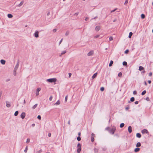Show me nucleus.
<instances>
[{
    "label": "nucleus",
    "mask_w": 153,
    "mask_h": 153,
    "mask_svg": "<svg viewBox=\"0 0 153 153\" xmlns=\"http://www.w3.org/2000/svg\"><path fill=\"white\" fill-rule=\"evenodd\" d=\"M146 93V90H144L141 93V94L142 95H144Z\"/></svg>",
    "instance_id": "bb28decb"
},
{
    "label": "nucleus",
    "mask_w": 153,
    "mask_h": 153,
    "mask_svg": "<svg viewBox=\"0 0 153 153\" xmlns=\"http://www.w3.org/2000/svg\"><path fill=\"white\" fill-rule=\"evenodd\" d=\"M38 104H35L34 105H33L32 107V108L33 109H35L37 106Z\"/></svg>",
    "instance_id": "5701e85b"
},
{
    "label": "nucleus",
    "mask_w": 153,
    "mask_h": 153,
    "mask_svg": "<svg viewBox=\"0 0 153 153\" xmlns=\"http://www.w3.org/2000/svg\"><path fill=\"white\" fill-rule=\"evenodd\" d=\"M116 128L115 126H113L112 127V128L109 131V133L113 134L115 131Z\"/></svg>",
    "instance_id": "f03ea898"
},
{
    "label": "nucleus",
    "mask_w": 153,
    "mask_h": 153,
    "mask_svg": "<svg viewBox=\"0 0 153 153\" xmlns=\"http://www.w3.org/2000/svg\"><path fill=\"white\" fill-rule=\"evenodd\" d=\"M128 132L130 133L132 132V128L131 126H129L128 128Z\"/></svg>",
    "instance_id": "423d86ee"
},
{
    "label": "nucleus",
    "mask_w": 153,
    "mask_h": 153,
    "mask_svg": "<svg viewBox=\"0 0 153 153\" xmlns=\"http://www.w3.org/2000/svg\"><path fill=\"white\" fill-rule=\"evenodd\" d=\"M24 3V1H22L20 4L18 5V6L19 7H20Z\"/></svg>",
    "instance_id": "aec40b11"
},
{
    "label": "nucleus",
    "mask_w": 153,
    "mask_h": 153,
    "mask_svg": "<svg viewBox=\"0 0 153 153\" xmlns=\"http://www.w3.org/2000/svg\"><path fill=\"white\" fill-rule=\"evenodd\" d=\"M128 0H126L125 3H124V4H126L128 3Z\"/></svg>",
    "instance_id": "a18cd8bd"
},
{
    "label": "nucleus",
    "mask_w": 153,
    "mask_h": 153,
    "mask_svg": "<svg viewBox=\"0 0 153 153\" xmlns=\"http://www.w3.org/2000/svg\"><path fill=\"white\" fill-rule=\"evenodd\" d=\"M79 14V12H77L74 13V16H77Z\"/></svg>",
    "instance_id": "6e6d98bb"
},
{
    "label": "nucleus",
    "mask_w": 153,
    "mask_h": 153,
    "mask_svg": "<svg viewBox=\"0 0 153 153\" xmlns=\"http://www.w3.org/2000/svg\"><path fill=\"white\" fill-rule=\"evenodd\" d=\"M122 76V73L121 72L119 73L118 74V76L119 77H121Z\"/></svg>",
    "instance_id": "c9c22d12"
},
{
    "label": "nucleus",
    "mask_w": 153,
    "mask_h": 153,
    "mask_svg": "<svg viewBox=\"0 0 153 153\" xmlns=\"http://www.w3.org/2000/svg\"><path fill=\"white\" fill-rule=\"evenodd\" d=\"M62 39L61 40H60V41L59 42V44L60 45L61 43L62 42Z\"/></svg>",
    "instance_id": "0e129e2a"
},
{
    "label": "nucleus",
    "mask_w": 153,
    "mask_h": 153,
    "mask_svg": "<svg viewBox=\"0 0 153 153\" xmlns=\"http://www.w3.org/2000/svg\"><path fill=\"white\" fill-rule=\"evenodd\" d=\"M97 73H95L92 76V79H94L95 78L97 75Z\"/></svg>",
    "instance_id": "4468645a"
},
{
    "label": "nucleus",
    "mask_w": 153,
    "mask_h": 153,
    "mask_svg": "<svg viewBox=\"0 0 153 153\" xmlns=\"http://www.w3.org/2000/svg\"><path fill=\"white\" fill-rule=\"evenodd\" d=\"M144 69V68L141 66H140L139 68V70L140 71H141L142 70H143Z\"/></svg>",
    "instance_id": "ddd939ff"
},
{
    "label": "nucleus",
    "mask_w": 153,
    "mask_h": 153,
    "mask_svg": "<svg viewBox=\"0 0 153 153\" xmlns=\"http://www.w3.org/2000/svg\"><path fill=\"white\" fill-rule=\"evenodd\" d=\"M27 150H28V147L27 146L26 147L25 149V150L24 151V152L26 153H27Z\"/></svg>",
    "instance_id": "2f4dec72"
},
{
    "label": "nucleus",
    "mask_w": 153,
    "mask_h": 153,
    "mask_svg": "<svg viewBox=\"0 0 153 153\" xmlns=\"http://www.w3.org/2000/svg\"><path fill=\"white\" fill-rule=\"evenodd\" d=\"M101 28L99 26H97L95 27V30L96 31H99L100 29Z\"/></svg>",
    "instance_id": "0eeeda50"
},
{
    "label": "nucleus",
    "mask_w": 153,
    "mask_h": 153,
    "mask_svg": "<svg viewBox=\"0 0 153 153\" xmlns=\"http://www.w3.org/2000/svg\"><path fill=\"white\" fill-rule=\"evenodd\" d=\"M117 8H116V9H114L113 10H111V13H112V12H114L115 11L117 10Z\"/></svg>",
    "instance_id": "3c124183"
},
{
    "label": "nucleus",
    "mask_w": 153,
    "mask_h": 153,
    "mask_svg": "<svg viewBox=\"0 0 153 153\" xmlns=\"http://www.w3.org/2000/svg\"><path fill=\"white\" fill-rule=\"evenodd\" d=\"M104 90V88L103 87H102L101 88H100V90L101 91H103Z\"/></svg>",
    "instance_id": "c03bdc74"
},
{
    "label": "nucleus",
    "mask_w": 153,
    "mask_h": 153,
    "mask_svg": "<svg viewBox=\"0 0 153 153\" xmlns=\"http://www.w3.org/2000/svg\"><path fill=\"white\" fill-rule=\"evenodd\" d=\"M81 150V148H78L77 149V152L78 153H79Z\"/></svg>",
    "instance_id": "393cba45"
},
{
    "label": "nucleus",
    "mask_w": 153,
    "mask_h": 153,
    "mask_svg": "<svg viewBox=\"0 0 153 153\" xmlns=\"http://www.w3.org/2000/svg\"><path fill=\"white\" fill-rule=\"evenodd\" d=\"M95 136V134L93 133L91 134V140L92 142L94 141V137Z\"/></svg>",
    "instance_id": "20e7f679"
},
{
    "label": "nucleus",
    "mask_w": 153,
    "mask_h": 153,
    "mask_svg": "<svg viewBox=\"0 0 153 153\" xmlns=\"http://www.w3.org/2000/svg\"><path fill=\"white\" fill-rule=\"evenodd\" d=\"M19 60H18V61H17V64L14 68V70H17V69L19 67Z\"/></svg>",
    "instance_id": "7ed1b4c3"
},
{
    "label": "nucleus",
    "mask_w": 153,
    "mask_h": 153,
    "mask_svg": "<svg viewBox=\"0 0 153 153\" xmlns=\"http://www.w3.org/2000/svg\"><path fill=\"white\" fill-rule=\"evenodd\" d=\"M152 72H150L149 74V76H152Z\"/></svg>",
    "instance_id": "4d7b16f0"
},
{
    "label": "nucleus",
    "mask_w": 153,
    "mask_h": 153,
    "mask_svg": "<svg viewBox=\"0 0 153 153\" xmlns=\"http://www.w3.org/2000/svg\"><path fill=\"white\" fill-rule=\"evenodd\" d=\"M134 103L136 104H137L138 103V101H136L134 102Z\"/></svg>",
    "instance_id": "052dcab7"
},
{
    "label": "nucleus",
    "mask_w": 153,
    "mask_h": 153,
    "mask_svg": "<svg viewBox=\"0 0 153 153\" xmlns=\"http://www.w3.org/2000/svg\"><path fill=\"white\" fill-rule=\"evenodd\" d=\"M99 36H100L99 35H97L94 36V38H98Z\"/></svg>",
    "instance_id": "864d4df0"
},
{
    "label": "nucleus",
    "mask_w": 153,
    "mask_h": 153,
    "mask_svg": "<svg viewBox=\"0 0 153 153\" xmlns=\"http://www.w3.org/2000/svg\"><path fill=\"white\" fill-rule=\"evenodd\" d=\"M25 112H23L21 115V117L22 119H24L25 117Z\"/></svg>",
    "instance_id": "6e6552de"
},
{
    "label": "nucleus",
    "mask_w": 153,
    "mask_h": 153,
    "mask_svg": "<svg viewBox=\"0 0 153 153\" xmlns=\"http://www.w3.org/2000/svg\"><path fill=\"white\" fill-rule=\"evenodd\" d=\"M132 34H133V33H132V32H130L129 33V35H128L129 38H131Z\"/></svg>",
    "instance_id": "412c9836"
},
{
    "label": "nucleus",
    "mask_w": 153,
    "mask_h": 153,
    "mask_svg": "<svg viewBox=\"0 0 153 153\" xmlns=\"http://www.w3.org/2000/svg\"><path fill=\"white\" fill-rule=\"evenodd\" d=\"M18 113H19L18 111H16L14 113V116H17L18 115Z\"/></svg>",
    "instance_id": "b1692460"
},
{
    "label": "nucleus",
    "mask_w": 153,
    "mask_h": 153,
    "mask_svg": "<svg viewBox=\"0 0 153 153\" xmlns=\"http://www.w3.org/2000/svg\"><path fill=\"white\" fill-rule=\"evenodd\" d=\"M129 108V107H126L125 108V109L126 110H128Z\"/></svg>",
    "instance_id": "13d9d810"
},
{
    "label": "nucleus",
    "mask_w": 153,
    "mask_h": 153,
    "mask_svg": "<svg viewBox=\"0 0 153 153\" xmlns=\"http://www.w3.org/2000/svg\"><path fill=\"white\" fill-rule=\"evenodd\" d=\"M77 139L78 141H80L81 140V138L80 137L78 136L77 137Z\"/></svg>",
    "instance_id": "37998d69"
},
{
    "label": "nucleus",
    "mask_w": 153,
    "mask_h": 153,
    "mask_svg": "<svg viewBox=\"0 0 153 153\" xmlns=\"http://www.w3.org/2000/svg\"><path fill=\"white\" fill-rule=\"evenodd\" d=\"M136 136L137 137L140 138L141 137V135L140 133H137L136 134Z\"/></svg>",
    "instance_id": "f3484780"
},
{
    "label": "nucleus",
    "mask_w": 153,
    "mask_h": 153,
    "mask_svg": "<svg viewBox=\"0 0 153 153\" xmlns=\"http://www.w3.org/2000/svg\"><path fill=\"white\" fill-rule=\"evenodd\" d=\"M109 129L110 128L109 127H107L105 128V130L108 131H109H109L110 130Z\"/></svg>",
    "instance_id": "de8ad7c7"
},
{
    "label": "nucleus",
    "mask_w": 153,
    "mask_h": 153,
    "mask_svg": "<svg viewBox=\"0 0 153 153\" xmlns=\"http://www.w3.org/2000/svg\"><path fill=\"white\" fill-rule=\"evenodd\" d=\"M124 126V123H122L120 125V127L121 128L123 127Z\"/></svg>",
    "instance_id": "c85d7f7f"
},
{
    "label": "nucleus",
    "mask_w": 153,
    "mask_h": 153,
    "mask_svg": "<svg viewBox=\"0 0 153 153\" xmlns=\"http://www.w3.org/2000/svg\"><path fill=\"white\" fill-rule=\"evenodd\" d=\"M123 65L124 66H126L127 65V63L126 62L124 61L123 63Z\"/></svg>",
    "instance_id": "cd10ccee"
},
{
    "label": "nucleus",
    "mask_w": 153,
    "mask_h": 153,
    "mask_svg": "<svg viewBox=\"0 0 153 153\" xmlns=\"http://www.w3.org/2000/svg\"><path fill=\"white\" fill-rule=\"evenodd\" d=\"M88 19V17H86L85 19V20L86 21Z\"/></svg>",
    "instance_id": "69168bd1"
},
{
    "label": "nucleus",
    "mask_w": 153,
    "mask_h": 153,
    "mask_svg": "<svg viewBox=\"0 0 153 153\" xmlns=\"http://www.w3.org/2000/svg\"><path fill=\"white\" fill-rule=\"evenodd\" d=\"M30 139L29 138H27V141L26 142V143H29L30 142Z\"/></svg>",
    "instance_id": "58836bf2"
},
{
    "label": "nucleus",
    "mask_w": 153,
    "mask_h": 153,
    "mask_svg": "<svg viewBox=\"0 0 153 153\" xmlns=\"http://www.w3.org/2000/svg\"><path fill=\"white\" fill-rule=\"evenodd\" d=\"M13 15L11 14H8V15H7V17L9 18H12V17H13Z\"/></svg>",
    "instance_id": "6ab92c4d"
},
{
    "label": "nucleus",
    "mask_w": 153,
    "mask_h": 153,
    "mask_svg": "<svg viewBox=\"0 0 153 153\" xmlns=\"http://www.w3.org/2000/svg\"><path fill=\"white\" fill-rule=\"evenodd\" d=\"M141 132L143 134H147L148 132V131L146 129H144Z\"/></svg>",
    "instance_id": "9d476101"
},
{
    "label": "nucleus",
    "mask_w": 153,
    "mask_h": 153,
    "mask_svg": "<svg viewBox=\"0 0 153 153\" xmlns=\"http://www.w3.org/2000/svg\"><path fill=\"white\" fill-rule=\"evenodd\" d=\"M48 136L49 137H50L51 136V133H48Z\"/></svg>",
    "instance_id": "680f3d73"
},
{
    "label": "nucleus",
    "mask_w": 153,
    "mask_h": 153,
    "mask_svg": "<svg viewBox=\"0 0 153 153\" xmlns=\"http://www.w3.org/2000/svg\"><path fill=\"white\" fill-rule=\"evenodd\" d=\"M141 17L142 19H143L145 17V15L144 14H142L141 15Z\"/></svg>",
    "instance_id": "7c9ffc66"
},
{
    "label": "nucleus",
    "mask_w": 153,
    "mask_h": 153,
    "mask_svg": "<svg viewBox=\"0 0 153 153\" xmlns=\"http://www.w3.org/2000/svg\"><path fill=\"white\" fill-rule=\"evenodd\" d=\"M0 62L2 65H4L6 61L5 60L3 59H1L0 60Z\"/></svg>",
    "instance_id": "f8f14e48"
},
{
    "label": "nucleus",
    "mask_w": 153,
    "mask_h": 153,
    "mask_svg": "<svg viewBox=\"0 0 153 153\" xmlns=\"http://www.w3.org/2000/svg\"><path fill=\"white\" fill-rule=\"evenodd\" d=\"M69 32L68 31H67L65 33V35L66 36H68L69 34Z\"/></svg>",
    "instance_id": "4c0bfd02"
},
{
    "label": "nucleus",
    "mask_w": 153,
    "mask_h": 153,
    "mask_svg": "<svg viewBox=\"0 0 153 153\" xmlns=\"http://www.w3.org/2000/svg\"><path fill=\"white\" fill-rule=\"evenodd\" d=\"M6 106L7 108H9L11 106L10 103L8 101L6 102Z\"/></svg>",
    "instance_id": "39448f33"
},
{
    "label": "nucleus",
    "mask_w": 153,
    "mask_h": 153,
    "mask_svg": "<svg viewBox=\"0 0 153 153\" xmlns=\"http://www.w3.org/2000/svg\"><path fill=\"white\" fill-rule=\"evenodd\" d=\"M52 98H53V97L52 96H51L49 98V100L50 101H51L52 100Z\"/></svg>",
    "instance_id": "09e8293b"
},
{
    "label": "nucleus",
    "mask_w": 153,
    "mask_h": 153,
    "mask_svg": "<svg viewBox=\"0 0 153 153\" xmlns=\"http://www.w3.org/2000/svg\"><path fill=\"white\" fill-rule=\"evenodd\" d=\"M56 31V29H54L53 30V31L54 32H55Z\"/></svg>",
    "instance_id": "bf43d9fd"
},
{
    "label": "nucleus",
    "mask_w": 153,
    "mask_h": 153,
    "mask_svg": "<svg viewBox=\"0 0 153 153\" xmlns=\"http://www.w3.org/2000/svg\"><path fill=\"white\" fill-rule=\"evenodd\" d=\"M93 53H94L93 51H91L89 52H88V53L87 55L88 56H92L93 54Z\"/></svg>",
    "instance_id": "9b49d317"
},
{
    "label": "nucleus",
    "mask_w": 153,
    "mask_h": 153,
    "mask_svg": "<svg viewBox=\"0 0 153 153\" xmlns=\"http://www.w3.org/2000/svg\"><path fill=\"white\" fill-rule=\"evenodd\" d=\"M148 82L149 84H150L151 83V80H149L148 81Z\"/></svg>",
    "instance_id": "338daca9"
},
{
    "label": "nucleus",
    "mask_w": 153,
    "mask_h": 153,
    "mask_svg": "<svg viewBox=\"0 0 153 153\" xmlns=\"http://www.w3.org/2000/svg\"><path fill=\"white\" fill-rule=\"evenodd\" d=\"M113 61H112V60H111L110 61V63H109V67L111 66L113 64Z\"/></svg>",
    "instance_id": "4be33fe9"
},
{
    "label": "nucleus",
    "mask_w": 153,
    "mask_h": 153,
    "mask_svg": "<svg viewBox=\"0 0 153 153\" xmlns=\"http://www.w3.org/2000/svg\"><path fill=\"white\" fill-rule=\"evenodd\" d=\"M137 92L136 91H133V94H137Z\"/></svg>",
    "instance_id": "8fccbe9b"
},
{
    "label": "nucleus",
    "mask_w": 153,
    "mask_h": 153,
    "mask_svg": "<svg viewBox=\"0 0 153 153\" xmlns=\"http://www.w3.org/2000/svg\"><path fill=\"white\" fill-rule=\"evenodd\" d=\"M140 150V148H136L134 150V152H138Z\"/></svg>",
    "instance_id": "dca6fc26"
},
{
    "label": "nucleus",
    "mask_w": 153,
    "mask_h": 153,
    "mask_svg": "<svg viewBox=\"0 0 153 153\" xmlns=\"http://www.w3.org/2000/svg\"><path fill=\"white\" fill-rule=\"evenodd\" d=\"M37 118L39 120H40L41 119V117L40 115H39L37 116Z\"/></svg>",
    "instance_id": "49530a36"
},
{
    "label": "nucleus",
    "mask_w": 153,
    "mask_h": 153,
    "mask_svg": "<svg viewBox=\"0 0 153 153\" xmlns=\"http://www.w3.org/2000/svg\"><path fill=\"white\" fill-rule=\"evenodd\" d=\"M129 52V51L128 50H126V51L125 52V53H128V52Z\"/></svg>",
    "instance_id": "603ef678"
},
{
    "label": "nucleus",
    "mask_w": 153,
    "mask_h": 153,
    "mask_svg": "<svg viewBox=\"0 0 153 153\" xmlns=\"http://www.w3.org/2000/svg\"><path fill=\"white\" fill-rule=\"evenodd\" d=\"M141 146V143L140 142H138L136 144V146L137 147H139Z\"/></svg>",
    "instance_id": "a211bd4d"
},
{
    "label": "nucleus",
    "mask_w": 153,
    "mask_h": 153,
    "mask_svg": "<svg viewBox=\"0 0 153 153\" xmlns=\"http://www.w3.org/2000/svg\"><path fill=\"white\" fill-rule=\"evenodd\" d=\"M35 37L36 38H38L39 37V32L36 31L34 33Z\"/></svg>",
    "instance_id": "1a4fd4ad"
},
{
    "label": "nucleus",
    "mask_w": 153,
    "mask_h": 153,
    "mask_svg": "<svg viewBox=\"0 0 153 153\" xmlns=\"http://www.w3.org/2000/svg\"><path fill=\"white\" fill-rule=\"evenodd\" d=\"M36 96H38L39 95V92L36 91Z\"/></svg>",
    "instance_id": "5fc2aeb1"
},
{
    "label": "nucleus",
    "mask_w": 153,
    "mask_h": 153,
    "mask_svg": "<svg viewBox=\"0 0 153 153\" xmlns=\"http://www.w3.org/2000/svg\"><path fill=\"white\" fill-rule=\"evenodd\" d=\"M66 51H62V52L61 55H60V56H61L62 55L65 54L66 53Z\"/></svg>",
    "instance_id": "72a5a7b5"
},
{
    "label": "nucleus",
    "mask_w": 153,
    "mask_h": 153,
    "mask_svg": "<svg viewBox=\"0 0 153 153\" xmlns=\"http://www.w3.org/2000/svg\"><path fill=\"white\" fill-rule=\"evenodd\" d=\"M41 90V88H38L37 89L36 91L39 92Z\"/></svg>",
    "instance_id": "ea45409f"
},
{
    "label": "nucleus",
    "mask_w": 153,
    "mask_h": 153,
    "mask_svg": "<svg viewBox=\"0 0 153 153\" xmlns=\"http://www.w3.org/2000/svg\"><path fill=\"white\" fill-rule=\"evenodd\" d=\"M94 151L95 153H98V149L96 148H94Z\"/></svg>",
    "instance_id": "2eb2a0df"
},
{
    "label": "nucleus",
    "mask_w": 153,
    "mask_h": 153,
    "mask_svg": "<svg viewBox=\"0 0 153 153\" xmlns=\"http://www.w3.org/2000/svg\"><path fill=\"white\" fill-rule=\"evenodd\" d=\"M144 84H145V85H147V83L146 82V81H145L144 82Z\"/></svg>",
    "instance_id": "774afa93"
},
{
    "label": "nucleus",
    "mask_w": 153,
    "mask_h": 153,
    "mask_svg": "<svg viewBox=\"0 0 153 153\" xmlns=\"http://www.w3.org/2000/svg\"><path fill=\"white\" fill-rule=\"evenodd\" d=\"M68 75H69V77H70L71 76V73H69L68 74Z\"/></svg>",
    "instance_id": "e2e57ef3"
},
{
    "label": "nucleus",
    "mask_w": 153,
    "mask_h": 153,
    "mask_svg": "<svg viewBox=\"0 0 153 153\" xmlns=\"http://www.w3.org/2000/svg\"><path fill=\"white\" fill-rule=\"evenodd\" d=\"M42 152V149H40L39 150L37 151L36 152V153H41Z\"/></svg>",
    "instance_id": "e433bc0d"
},
{
    "label": "nucleus",
    "mask_w": 153,
    "mask_h": 153,
    "mask_svg": "<svg viewBox=\"0 0 153 153\" xmlns=\"http://www.w3.org/2000/svg\"><path fill=\"white\" fill-rule=\"evenodd\" d=\"M113 39V37L112 36H110L109 37V41H112Z\"/></svg>",
    "instance_id": "f704fd0d"
},
{
    "label": "nucleus",
    "mask_w": 153,
    "mask_h": 153,
    "mask_svg": "<svg viewBox=\"0 0 153 153\" xmlns=\"http://www.w3.org/2000/svg\"><path fill=\"white\" fill-rule=\"evenodd\" d=\"M134 97H132L130 99V101L131 102H134Z\"/></svg>",
    "instance_id": "c756f323"
},
{
    "label": "nucleus",
    "mask_w": 153,
    "mask_h": 153,
    "mask_svg": "<svg viewBox=\"0 0 153 153\" xmlns=\"http://www.w3.org/2000/svg\"><path fill=\"white\" fill-rule=\"evenodd\" d=\"M60 104V102L59 100H58L56 103H55V105H59Z\"/></svg>",
    "instance_id": "a878e982"
},
{
    "label": "nucleus",
    "mask_w": 153,
    "mask_h": 153,
    "mask_svg": "<svg viewBox=\"0 0 153 153\" xmlns=\"http://www.w3.org/2000/svg\"><path fill=\"white\" fill-rule=\"evenodd\" d=\"M67 99H68V96L67 95L66 96V97H65V102H66V101H67Z\"/></svg>",
    "instance_id": "79ce46f5"
},
{
    "label": "nucleus",
    "mask_w": 153,
    "mask_h": 153,
    "mask_svg": "<svg viewBox=\"0 0 153 153\" xmlns=\"http://www.w3.org/2000/svg\"><path fill=\"white\" fill-rule=\"evenodd\" d=\"M77 147L78 148H81V144L80 143H79L77 145Z\"/></svg>",
    "instance_id": "a19ab883"
},
{
    "label": "nucleus",
    "mask_w": 153,
    "mask_h": 153,
    "mask_svg": "<svg viewBox=\"0 0 153 153\" xmlns=\"http://www.w3.org/2000/svg\"><path fill=\"white\" fill-rule=\"evenodd\" d=\"M56 81V79L55 78H51L47 79V81L50 82H55Z\"/></svg>",
    "instance_id": "f257e3e1"
},
{
    "label": "nucleus",
    "mask_w": 153,
    "mask_h": 153,
    "mask_svg": "<svg viewBox=\"0 0 153 153\" xmlns=\"http://www.w3.org/2000/svg\"><path fill=\"white\" fill-rule=\"evenodd\" d=\"M16 70H14L13 71V75L14 76H16Z\"/></svg>",
    "instance_id": "473e14b6"
}]
</instances>
